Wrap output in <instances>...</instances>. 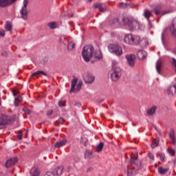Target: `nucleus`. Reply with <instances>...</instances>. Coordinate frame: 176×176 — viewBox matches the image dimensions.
Segmentation results:
<instances>
[{"label": "nucleus", "mask_w": 176, "mask_h": 176, "mask_svg": "<svg viewBox=\"0 0 176 176\" xmlns=\"http://www.w3.org/2000/svg\"><path fill=\"white\" fill-rule=\"evenodd\" d=\"M167 152L170 155V156H174L175 155V151L172 148H167Z\"/></svg>", "instance_id": "nucleus-32"}, {"label": "nucleus", "mask_w": 176, "mask_h": 176, "mask_svg": "<svg viewBox=\"0 0 176 176\" xmlns=\"http://www.w3.org/2000/svg\"><path fill=\"white\" fill-rule=\"evenodd\" d=\"M137 57L140 60H144V58H145V57H146V52H145L144 50H139L137 54Z\"/></svg>", "instance_id": "nucleus-16"}, {"label": "nucleus", "mask_w": 176, "mask_h": 176, "mask_svg": "<svg viewBox=\"0 0 176 176\" xmlns=\"http://www.w3.org/2000/svg\"><path fill=\"white\" fill-rule=\"evenodd\" d=\"M159 145V139H154L151 143V148L153 149Z\"/></svg>", "instance_id": "nucleus-23"}, {"label": "nucleus", "mask_w": 176, "mask_h": 176, "mask_svg": "<svg viewBox=\"0 0 176 176\" xmlns=\"http://www.w3.org/2000/svg\"><path fill=\"white\" fill-rule=\"evenodd\" d=\"M95 58H98V60H101V58H102L101 51L97 50L95 52Z\"/></svg>", "instance_id": "nucleus-22"}, {"label": "nucleus", "mask_w": 176, "mask_h": 176, "mask_svg": "<svg viewBox=\"0 0 176 176\" xmlns=\"http://www.w3.org/2000/svg\"><path fill=\"white\" fill-rule=\"evenodd\" d=\"M52 115H53V110H52V109L49 110V111L47 112V116H52Z\"/></svg>", "instance_id": "nucleus-40"}, {"label": "nucleus", "mask_w": 176, "mask_h": 176, "mask_svg": "<svg viewBox=\"0 0 176 176\" xmlns=\"http://www.w3.org/2000/svg\"><path fill=\"white\" fill-rule=\"evenodd\" d=\"M28 5V0H23V6L20 10L21 16L23 20H27L28 12H27V6Z\"/></svg>", "instance_id": "nucleus-10"}, {"label": "nucleus", "mask_w": 176, "mask_h": 176, "mask_svg": "<svg viewBox=\"0 0 176 176\" xmlns=\"http://www.w3.org/2000/svg\"><path fill=\"white\" fill-rule=\"evenodd\" d=\"M44 159H46V157H44Z\"/></svg>", "instance_id": "nucleus-54"}, {"label": "nucleus", "mask_w": 176, "mask_h": 176, "mask_svg": "<svg viewBox=\"0 0 176 176\" xmlns=\"http://www.w3.org/2000/svg\"><path fill=\"white\" fill-rule=\"evenodd\" d=\"M75 47V43L70 42L68 43L67 49L68 50H73V49Z\"/></svg>", "instance_id": "nucleus-28"}, {"label": "nucleus", "mask_w": 176, "mask_h": 176, "mask_svg": "<svg viewBox=\"0 0 176 176\" xmlns=\"http://www.w3.org/2000/svg\"><path fill=\"white\" fill-rule=\"evenodd\" d=\"M68 16H70V17H73V14L71 15V10H68Z\"/></svg>", "instance_id": "nucleus-45"}, {"label": "nucleus", "mask_w": 176, "mask_h": 176, "mask_svg": "<svg viewBox=\"0 0 176 176\" xmlns=\"http://www.w3.org/2000/svg\"><path fill=\"white\" fill-rule=\"evenodd\" d=\"M160 9H161V7L160 6H157L154 9V13H155V14H156V16H157L158 14H160Z\"/></svg>", "instance_id": "nucleus-30"}, {"label": "nucleus", "mask_w": 176, "mask_h": 176, "mask_svg": "<svg viewBox=\"0 0 176 176\" xmlns=\"http://www.w3.org/2000/svg\"><path fill=\"white\" fill-rule=\"evenodd\" d=\"M103 148H104V143L100 142L99 144L96 146V151L101 152Z\"/></svg>", "instance_id": "nucleus-26"}, {"label": "nucleus", "mask_w": 176, "mask_h": 176, "mask_svg": "<svg viewBox=\"0 0 176 176\" xmlns=\"http://www.w3.org/2000/svg\"><path fill=\"white\" fill-rule=\"evenodd\" d=\"M5 54H6V53H5V52L2 53V56H5Z\"/></svg>", "instance_id": "nucleus-52"}, {"label": "nucleus", "mask_w": 176, "mask_h": 176, "mask_svg": "<svg viewBox=\"0 0 176 176\" xmlns=\"http://www.w3.org/2000/svg\"><path fill=\"white\" fill-rule=\"evenodd\" d=\"M148 157L151 159V160H155V155H153V154L151 153H148Z\"/></svg>", "instance_id": "nucleus-38"}, {"label": "nucleus", "mask_w": 176, "mask_h": 176, "mask_svg": "<svg viewBox=\"0 0 176 176\" xmlns=\"http://www.w3.org/2000/svg\"><path fill=\"white\" fill-rule=\"evenodd\" d=\"M167 171H168V169H167V168H163L162 167L158 168L159 174H166V173H167Z\"/></svg>", "instance_id": "nucleus-27"}, {"label": "nucleus", "mask_w": 176, "mask_h": 176, "mask_svg": "<svg viewBox=\"0 0 176 176\" xmlns=\"http://www.w3.org/2000/svg\"><path fill=\"white\" fill-rule=\"evenodd\" d=\"M172 64L173 65L175 72L176 73V60L174 58H172Z\"/></svg>", "instance_id": "nucleus-36"}, {"label": "nucleus", "mask_w": 176, "mask_h": 176, "mask_svg": "<svg viewBox=\"0 0 176 176\" xmlns=\"http://www.w3.org/2000/svg\"><path fill=\"white\" fill-rule=\"evenodd\" d=\"M173 29H174V25H172L170 26V31H173Z\"/></svg>", "instance_id": "nucleus-49"}, {"label": "nucleus", "mask_w": 176, "mask_h": 176, "mask_svg": "<svg viewBox=\"0 0 176 176\" xmlns=\"http://www.w3.org/2000/svg\"><path fill=\"white\" fill-rule=\"evenodd\" d=\"M12 94L14 96H17V93H16V91H13Z\"/></svg>", "instance_id": "nucleus-48"}, {"label": "nucleus", "mask_w": 176, "mask_h": 176, "mask_svg": "<svg viewBox=\"0 0 176 176\" xmlns=\"http://www.w3.org/2000/svg\"><path fill=\"white\" fill-rule=\"evenodd\" d=\"M160 160H162V162H164V159H166V155L164 154H160Z\"/></svg>", "instance_id": "nucleus-39"}, {"label": "nucleus", "mask_w": 176, "mask_h": 176, "mask_svg": "<svg viewBox=\"0 0 176 176\" xmlns=\"http://www.w3.org/2000/svg\"><path fill=\"white\" fill-rule=\"evenodd\" d=\"M64 166H58L52 172H47L45 176H60L63 174Z\"/></svg>", "instance_id": "nucleus-9"}, {"label": "nucleus", "mask_w": 176, "mask_h": 176, "mask_svg": "<svg viewBox=\"0 0 176 176\" xmlns=\"http://www.w3.org/2000/svg\"><path fill=\"white\" fill-rule=\"evenodd\" d=\"M162 65H163L162 63V61L157 60L156 63L155 68H156V71L158 74H160V69L162 68Z\"/></svg>", "instance_id": "nucleus-21"}, {"label": "nucleus", "mask_w": 176, "mask_h": 176, "mask_svg": "<svg viewBox=\"0 0 176 176\" xmlns=\"http://www.w3.org/2000/svg\"><path fill=\"white\" fill-rule=\"evenodd\" d=\"M124 42L126 45L137 46V45H140V43H141V37L138 35L129 34L124 36Z\"/></svg>", "instance_id": "nucleus-2"}, {"label": "nucleus", "mask_w": 176, "mask_h": 176, "mask_svg": "<svg viewBox=\"0 0 176 176\" xmlns=\"http://www.w3.org/2000/svg\"><path fill=\"white\" fill-rule=\"evenodd\" d=\"M172 32H173V35H175H175H176V28L175 30H173Z\"/></svg>", "instance_id": "nucleus-46"}, {"label": "nucleus", "mask_w": 176, "mask_h": 176, "mask_svg": "<svg viewBox=\"0 0 176 176\" xmlns=\"http://www.w3.org/2000/svg\"><path fill=\"white\" fill-rule=\"evenodd\" d=\"M17 101H19V102L23 101V98H21V96H18L15 98L14 105H16V107L17 105H19V103H17Z\"/></svg>", "instance_id": "nucleus-31"}, {"label": "nucleus", "mask_w": 176, "mask_h": 176, "mask_svg": "<svg viewBox=\"0 0 176 176\" xmlns=\"http://www.w3.org/2000/svg\"><path fill=\"white\" fill-rule=\"evenodd\" d=\"M95 79L96 78L94 77V76H93V74L90 73H87L84 76V82H85L87 85H90L93 83Z\"/></svg>", "instance_id": "nucleus-12"}, {"label": "nucleus", "mask_w": 176, "mask_h": 176, "mask_svg": "<svg viewBox=\"0 0 176 176\" xmlns=\"http://www.w3.org/2000/svg\"><path fill=\"white\" fill-rule=\"evenodd\" d=\"M76 107H78V108H80V107L82 106V104H80V102H78L75 103Z\"/></svg>", "instance_id": "nucleus-43"}, {"label": "nucleus", "mask_w": 176, "mask_h": 176, "mask_svg": "<svg viewBox=\"0 0 176 176\" xmlns=\"http://www.w3.org/2000/svg\"><path fill=\"white\" fill-rule=\"evenodd\" d=\"M25 113H26L27 115H30V113H31V110L26 109L24 110Z\"/></svg>", "instance_id": "nucleus-41"}, {"label": "nucleus", "mask_w": 176, "mask_h": 176, "mask_svg": "<svg viewBox=\"0 0 176 176\" xmlns=\"http://www.w3.org/2000/svg\"><path fill=\"white\" fill-rule=\"evenodd\" d=\"M118 65V62L112 61L113 73L111 74V79L113 82H118L122 76V69Z\"/></svg>", "instance_id": "nucleus-3"}, {"label": "nucleus", "mask_w": 176, "mask_h": 176, "mask_svg": "<svg viewBox=\"0 0 176 176\" xmlns=\"http://www.w3.org/2000/svg\"><path fill=\"white\" fill-rule=\"evenodd\" d=\"M169 138L170 140H172V144L173 145H175L176 139H175V133L174 132V130H171L169 133Z\"/></svg>", "instance_id": "nucleus-18"}, {"label": "nucleus", "mask_w": 176, "mask_h": 176, "mask_svg": "<svg viewBox=\"0 0 176 176\" xmlns=\"http://www.w3.org/2000/svg\"><path fill=\"white\" fill-rule=\"evenodd\" d=\"M144 16L146 20H149V17L152 16V12L149 10H145L144 12Z\"/></svg>", "instance_id": "nucleus-20"}, {"label": "nucleus", "mask_w": 176, "mask_h": 176, "mask_svg": "<svg viewBox=\"0 0 176 176\" xmlns=\"http://www.w3.org/2000/svg\"><path fill=\"white\" fill-rule=\"evenodd\" d=\"M125 58L129 67H134L135 65V55L129 54L125 56Z\"/></svg>", "instance_id": "nucleus-11"}, {"label": "nucleus", "mask_w": 176, "mask_h": 176, "mask_svg": "<svg viewBox=\"0 0 176 176\" xmlns=\"http://www.w3.org/2000/svg\"><path fill=\"white\" fill-rule=\"evenodd\" d=\"M122 23L124 25H127L131 31L133 30H141V25L135 20L124 18L122 19Z\"/></svg>", "instance_id": "nucleus-4"}, {"label": "nucleus", "mask_w": 176, "mask_h": 176, "mask_svg": "<svg viewBox=\"0 0 176 176\" xmlns=\"http://www.w3.org/2000/svg\"><path fill=\"white\" fill-rule=\"evenodd\" d=\"M39 169L36 167H32L30 170V176H39Z\"/></svg>", "instance_id": "nucleus-17"}, {"label": "nucleus", "mask_w": 176, "mask_h": 176, "mask_svg": "<svg viewBox=\"0 0 176 176\" xmlns=\"http://www.w3.org/2000/svg\"><path fill=\"white\" fill-rule=\"evenodd\" d=\"M94 52V48L91 45H86L83 47L82 54V58L86 63H89V61H90V58H91Z\"/></svg>", "instance_id": "nucleus-5"}, {"label": "nucleus", "mask_w": 176, "mask_h": 176, "mask_svg": "<svg viewBox=\"0 0 176 176\" xmlns=\"http://www.w3.org/2000/svg\"><path fill=\"white\" fill-rule=\"evenodd\" d=\"M64 122H65V120H64V118H63L62 117L59 118L56 122V124L57 126L61 124L62 123H64Z\"/></svg>", "instance_id": "nucleus-29"}, {"label": "nucleus", "mask_w": 176, "mask_h": 176, "mask_svg": "<svg viewBox=\"0 0 176 176\" xmlns=\"http://www.w3.org/2000/svg\"><path fill=\"white\" fill-rule=\"evenodd\" d=\"M0 36H5V30H0Z\"/></svg>", "instance_id": "nucleus-42"}, {"label": "nucleus", "mask_w": 176, "mask_h": 176, "mask_svg": "<svg viewBox=\"0 0 176 176\" xmlns=\"http://www.w3.org/2000/svg\"><path fill=\"white\" fill-rule=\"evenodd\" d=\"M87 171V173H89V171H93V168H89Z\"/></svg>", "instance_id": "nucleus-47"}, {"label": "nucleus", "mask_w": 176, "mask_h": 176, "mask_svg": "<svg viewBox=\"0 0 176 176\" xmlns=\"http://www.w3.org/2000/svg\"><path fill=\"white\" fill-rule=\"evenodd\" d=\"M58 107H60V108H63V107H65V102L63 101V100H60L58 102Z\"/></svg>", "instance_id": "nucleus-34"}, {"label": "nucleus", "mask_w": 176, "mask_h": 176, "mask_svg": "<svg viewBox=\"0 0 176 176\" xmlns=\"http://www.w3.org/2000/svg\"><path fill=\"white\" fill-rule=\"evenodd\" d=\"M156 109H157V107L153 106L151 109L147 110V115L152 116L155 112H156Z\"/></svg>", "instance_id": "nucleus-19"}, {"label": "nucleus", "mask_w": 176, "mask_h": 176, "mask_svg": "<svg viewBox=\"0 0 176 176\" xmlns=\"http://www.w3.org/2000/svg\"><path fill=\"white\" fill-rule=\"evenodd\" d=\"M94 6L96 9H99L100 12H105L107 10V7L103 6L101 3H95Z\"/></svg>", "instance_id": "nucleus-15"}, {"label": "nucleus", "mask_w": 176, "mask_h": 176, "mask_svg": "<svg viewBox=\"0 0 176 176\" xmlns=\"http://www.w3.org/2000/svg\"><path fill=\"white\" fill-rule=\"evenodd\" d=\"M48 27L51 30H54L55 28H57V23L56 22H51L47 23Z\"/></svg>", "instance_id": "nucleus-24"}, {"label": "nucleus", "mask_w": 176, "mask_h": 176, "mask_svg": "<svg viewBox=\"0 0 176 176\" xmlns=\"http://www.w3.org/2000/svg\"><path fill=\"white\" fill-rule=\"evenodd\" d=\"M167 13H168V12H164L163 13V14H167Z\"/></svg>", "instance_id": "nucleus-51"}, {"label": "nucleus", "mask_w": 176, "mask_h": 176, "mask_svg": "<svg viewBox=\"0 0 176 176\" xmlns=\"http://www.w3.org/2000/svg\"><path fill=\"white\" fill-rule=\"evenodd\" d=\"M5 28L6 31H12V25H10V23L7 22Z\"/></svg>", "instance_id": "nucleus-33"}, {"label": "nucleus", "mask_w": 176, "mask_h": 176, "mask_svg": "<svg viewBox=\"0 0 176 176\" xmlns=\"http://www.w3.org/2000/svg\"><path fill=\"white\" fill-rule=\"evenodd\" d=\"M14 119L11 116H6L3 114L0 115V129H5L6 124H10Z\"/></svg>", "instance_id": "nucleus-7"}, {"label": "nucleus", "mask_w": 176, "mask_h": 176, "mask_svg": "<svg viewBox=\"0 0 176 176\" xmlns=\"http://www.w3.org/2000/svg\"><path fill=\"white\" fill-rule=\"evenodd\" d=\"M138 158V153H133L131 155L130 163L133 164L132 170L130 169V167L127 166V175L131 176V174H135L136 171H138L141 168V162H138L137 159Z\"/></svg>", "instance_id": "nucleus-1"}, {"label": "nucleus", "mask_w": 176, "mask_h": 176, "mask_svg": "<svg viewBox=\"0 0 176 176\" xmlns=\"http://www.w3.org/2000/svg\"><path fill=\"white\" fill-rule=\"evenodd\" d=\"M18 140H23V132L19 131V135H17Z\"/></svg>", "instance_id": "nucleus-37"}, {"label": "nucleus", "mask_w": 176, "mask_h": 176, "mask_svg": "<svg viewBox=\"0 0 176 176\" xmlns=\"http://www.w3.org/2000/svg\"><path fill=\"white\" fill-rule=\"evenodd\" d=\"M72 21H70V22H69V24L71 25H72Z\"/></svg>", "instance_id": "nucleus-50"}, {"label": "nucleus", "mask_w": 176, "mask_h": 176, "mask_svg": "<svg viewBox=\"0 0 176 176\" xmlns=\"http://www.w3.org/2000/svg\"><path fill=\"white\" fill-rule=\"evenodd\" d=\"M78 83V78H74L72 80V87L70 89V93H78L82 89V85H83V82L82 81H79Z\"/></svg>", "instance_id": "nucleus-8"}, {"label": "nucleus", "mask_w": 176, "mask_h": 176, "mask_svg": "<svg viewBox=\"0 0 176 176\" xmlns=\"http://www.w3.org/2000/svg\"><path fill=\"white\" fill-rule=\"evenodd\" d=\"M155 167H157V164H155Z\"/></svg>", "instance_id": "nucleus-53"}, {"label": "nucleus", "mask_w": 176, "mask_h": 176, "mask_svg": "<svg viewBox=\"0 0 176 176\" xmlns=\"http://www.w3.org/2000/svg\"><path fill=\"white\" fill-rule=\"evenodd\" d=\"M108 50L110 53H113L116 56H122L123 50L119 44H110L108 45Z\"/></svg>", "instance_id": "nucleus-6"}, {"label": "nucleus", "mask_w": 176, "mask_h": 176, "mask_svg": "<svg viewBox=\"0 0 176 176\" xmlns=\"http://www.w3.org/2000/svg\"><path fill=\"white\" fill-rule=\"evenodd\" d=\"M17 158L16 157H14V158H11L8 160H7L5 166L7 168H9L10 167H12V166H14V164H16V163H17Z\"/></svg>", "instance_id": "nucleus-13"}, {"label": "nucleus", "mask_w": 176, "mask_h": 176, "mask_svg": "<svg viewBox=\"0 0 176 176\" xmlns=\"http://www.w3.org/2000/svg\"><path fill=\"white\" fill-rule=\"evenodd\" d=\"M43 75L44 76H47V74L45 73L43 71H37L32 74V76H35L36 75Z\"/></svg>", "instance_id": "nucleus-25"}, {"label": "nucleus", "mask_w": 176, "mask_h": 176, "mask_svg": "<svg viewBox=\"0 0 176 176\" xmlns=\"http://www.w3.org/2000/svg\"><path fill=\"white\" fill-rule=\"evenodd\" d=\"M86 155H91V153H93V151H90V150H87V151H86Z\"/></svg>", "instance_id": "nucleus-44"}, {"label": "nucleus", "mask_w": 176, "mask_h": 176, "mask_svg": "<svg viewBox=\"0 0 176 176\" xmlns=\"http://www.w3.org/2000/svg\"><path fill=\"white\" fill-rule=\"evenodd\" d=\"M67 139H63L62 140H59L56 142L54 144L55 148H61L63 146H65L67 145Z\"/></svg>", "instance_id": "nucleus-14"}, {"label": "nucleus", "mask_w": 176, "mask_h": 176, "mask_svg": "<svg viewBox=\"0 0 176 176\" xmlns=\"http://www.w3.org/2000/svg\"><path fill=\"white\" fill-rule=\"evenodd\" d=\"M127 7V4L124 3H121L118 4V8H120L121 9H124V8Z\"/></svg>", "instance_id": "nucleus-35"}]
</instances>
